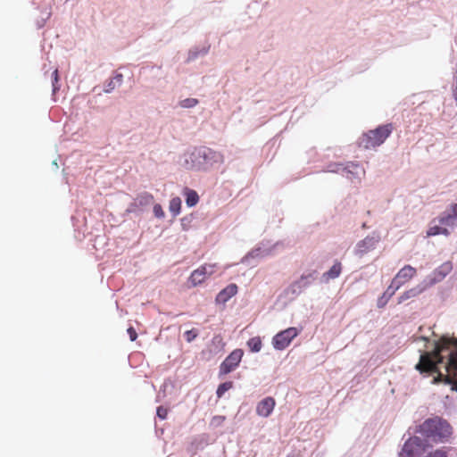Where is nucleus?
<instances>
[{"instance_id": "nucleus-1", "label": "nucleus", "mask_w": 457, "mask_h": 457, "mask_svg": "<svg viewBox=\"0 0 457 457\" xmlns=\"http://www.w3.org/2000/svg\"><path fill=\"white\" fill-rule=\"evenodd\" d=\"M415 369L420 373H436L433 382L444 381L457 391V339L443 336L432 352H424Z\"/></svg>"}, {"instance_id": "nucleus-2", "label": "nucleus", "mask_w": 457, "mask_h": 457, "mask_svg": "<svg viewBox=\"0 0 457 457\" xmlns=\"http://www.w3.org/2000/svg\"><path fill=\"white\" fill-rule=\"evenodd\" d=\"M420 432L436 443L445 442L452 435L450 424L439 417L426 420L420 427Z\"/></svg>"}, {"instance_id": "nucleus-3", "label": "nucleus", "mask_w": 457, "mask_h": 457, "mask_svg": "<svg viewBox=\"0 0 457 457\" xmlns=\"http://www.w3.org/2000/svg\"><path fill=\"white\" fill-rule=\"evenodd\" d=\"M393 125L387 123L369 130L360 138V145L365 149H371L382 145L393 131Z\"/></svg>"}, {"instance_id": "nucleus-4", "label": "nucleus", "mask_w": 457, "mask_h": 457, "mask_svg": "<svg viewBox=\"0 0 457 457\" xmlns=\"http://www.w3.org/2000/svg\"><path fill=\"white\" fill-rule=\"evenodd\" d=\"M417 273L415 268L411 265L403 266L395 276L390 286L388 287V290H392V294H395L396 290H398L403 285L410 281Z\"/></svg>"}, {"instance_id": "nucleus-5", "label": "nucleus", "mask_w": 457, "mask_h": 457, "mask_svg": "<svg viewBox=\"0 0 457 457\" xmlns=\"http://www.w3.org/2000/svg\"><path fill=\"white\" fill-rule=\"evenodd\" d=\"M216 267V264L211 263H205L200 266L191 273L188 282L192 287H196L202 284L208 277L212 276L215 272Z\"/></svg>"}, {"instance_id": "nucleus-6", "label": "nucleus", "mask_w": 457, "mask_h": 457, "mask_svg": "<svg viewBox=\"0 0 457 457\" xmlns=\"http://www.w3.org/2000/svg\"><path fill=\"white\" fill-rule=\"evenodd\" d=\"M298 336L296 328L291 327L278 333L272 339V345L277 350L286 349L292 340Z\"/></svg>"}, {"instance_id": "nucleus-7", "label": "nucleus", "mask_w": 457, "mask_h": 457, "mask_svg": "<svg viewBox=\"0 0 457 457\" xmlns=\"http://www.w3.org/2000/svg\"><path fill=\"white\" fill-rule=\"evenodd\" d=\"M243 355L244 352L242 349L233 350L221 362L220 366V375H227L236 370L239 365Z\"/></svg>"}, {"instance_id": "nucleus-8", "label": "nucleus", "mask_w": 457, "mask_h": 457, "mask_svg": "<svg viewBox=\"0 0 457 457\" xmlns=\"http://www.w3.org/2000/svg\"><path fill=\"white\" fill-rule=\"evenodd\" d=\"M276 402L273 397L268 396L258 403L256 413L262 417H269L274 410Z\"/></svg>"}, {"instance_id": "nucleus-9", "label": "nucleus", "mask_w": 457, "mask_h": 457, "mask_svg": "<svg viewBox=\"0 0 457 457\" xmlns=\"http://www.w3.org/2000/svg\"><path fill=\"white\" fill-rule=\"evenodd\" d=\"M422 446V441L418 436L409 438L403 445V452L408 456L411 457L415 455L419 449Z\"/></svg>"}, {"instance_id": "nucleus-10", "label": "nucleus", "mask_w": 457, "mask_h": 457, "mask_svg": "<svg viewBox=\"0 0 457 457\" xmlns=\"http://www.w3.org/2000/svg\"><path fill=\"white\" fill-rule=\"evenodd\" d=\"M312 278V274L306 276L303 275L298 280L290 285L288 291H290L293 295L300 294L304 288L309 287Z\"/></svg>"}, {"instance_id": "nucleus-11", "label": "nucleus", "mask_w": 457, "mask_h": 457, "mask_svg": "<svg viewBox=\"0 0 457 457\" xmlns=\"http://www.w3.org/2000/svg\"><path fill=\"white\" fill-rule=\"evenodd\" d=\"M378 240L373 237H367L357 245V253L363 255L376 248Z\"/></svg>"}, {"instance_id": "nucleus-12", "label": "nucleus", "mask_w": 457, "mask_h": 457, "mask_svg": "<svg viewBox=\"0 0 457 457\" xmlns=\"http://www.w3.org/2000/svg\"><path fill=\"white\" fill-rule=\"evenodd\" d=\"M237 293V286L236 284H229L217 295L215 301L217 303H225Z\"/></svg>"}, {"instance_id": "nucleus-13", "label": "nucleus", "mask_w": 457, "mask_h": 457, "mask_svg": "<svg viewBox=\"0 0 457 457\" xmlns=\"http://www.w3.org/2000/svg\"><path fill=\"white\" fill-rule=\"evenodd\" d=\"M211 153L210 149L207 148H200L195 149L192 154H190L191 162H192V168L200 169V166L202 162L199 161V159L203 158L205 159L208 155V154Z\"/></svg>"}, {"instance_id": "nucleus-14", "label": "nucleus", "mask_w": 457, "mask_h": 457, "mask_svg": "<svg viewBox=\"0 0 457 457\" xmlns=\"http://www.w3.org/2000/svg\"><path fill=\"white\" fill-rule=\"evenodd\" d=\"M453 270V264L451 262H445L440 265L434 272L435 279L441 280Z\"/></svg>"}, {"instance_id": "nucleus-15", "label": "nucleus", "mask_w": 457, "mask_h": 457, "mask_svg": "<svg viewBox=\"0 0 457 457\" xmlns=\"http://www.w3.org/2000/svg\"><path fill=\"white\" fill-rule=\"evenodd\" d=\"M342 170H343V171H345L347 174V177L351 179H352V177H350L349 174L354 175L358 179H361L360 176L364 175V173H365L364 170L359 164H356V163H350L346 167L343 168Z\"/></svg>"}, {"instance_id": "nucleus-16", "label": "nucleus", "mask_w": 457, "mask_h": 457, "mask_svg": "<svg viewBox=\"0 0 457 457\" xmlns=\"http://www.w3.org/2000/svg\"><path fill=\"white\" fill-rule=\"evenodd\" d=\"M342 270V264L340 262H336L333 266L323 274L326 280L334 279L339 277Z\"/></svg>"}, {"instance_id": "nucleus-17", "label": "nucleus", "mask_w": 457, "mask_h": 457, "mask_svg": "<svg viewBox=\"0 0 457 457\" xmlns=\"http://www.w3.org/2000/svg\"><path fill=\"white\" fill-rule=\"evenodd\" d=\"M154 201V196L150 193L144 192L137 196L135 203L137 205H148Z\"/></svg>"}, {"instance_id": "nucleus-18", "label": "nucleus", "mask_w": 457, "mask_h": 457, "mask_svg": "<svg viewBox=\"0 0 457 457\" xmlns=\"http://www.w3.org/2000/svg\"><path fill=\"white\" fill-rule=\"evenodd\" d=\"M185 194L187 196L186 203H187V206L193 207L198 203L199 196L195 190L187 189Z\"/></svg>"}, {"instance_id": "nucleus-19", "label": "nucleus", "mask_w": 457, "mask_h": 457, "mask_svg": "<svg viewBox=\"0 0 457 457\" xmlns=\"http://www.w3.org/2000/svg\"><path fill=\"white\" fill-rule=\"evenodd\" d=\"M422 289L420 288H418V287H413V288H411L407 291H405L398 299V303H402L403 302H404L405 300L409 299V298H411V297H415L417 296L418 295H420L421 293Z\"/></svg>"}, {"instance_id": "nucleus-20", "label": "nucleus", "mask_w": 457, "mask_h": 457, "mask_svg": "<svg viewBox=\"0 0 457 457\" xmlns=\"http://www.w3.org/2000/svg\"><path fill=\"white\" fill-rule=\"evenodd\" d=\"M247 345L250 348V350L253 353H258L262 349V339L260 337H254L250 338L247 341Z\"/></svg>"}, {"instance_id": "nucleus-21", "label": "nucleus", "mask_w": 457, "mask_h": 457, "mask_svg": "<svg viewBox=\"0 0 457 457\" xmlns=\"http://www.w3.org/2000/svg\"><path fill=\"white\" fill-rule=\"evenodd\" d=\"M439 222L445 226H455L457 225V218L451 212L439 219Z\"/></svg>"}, {"instance_id": "nucleus-22", "label": "nucleus", "mask_w": 457, "mask_h": 457, "mask_svg": "<svg viewBox=\"0 0 457 457\" xmlns=\"http://www.w3.org/2000/svg\"><path fill=\"white\" fill-rule=\"evenodd\" d=\"M181 200L179 197H173L170 202V211L174 215H178L180 212Z\"/></svg>"}, {"instance_id": "nucleus-23", "label": "nucleus", "mask_w": 457, "mask_h": 457, "mask_svg": "<svg viewBox=\"0 0 457 457\" xmlns=\"http://www.w3.org/2000/svg\"><path fill=\"white\" fill-rule=\"evenodd\" d=\"M233 386V383L231 381H228V382H224L222 384H220L219 386H218V389H217V396L219 398L222 397V395L225 394V392H227L228 390L231 389Z\"/></svg>"}, {"instance_id": "nucleus-24", "label": "nucleus", "mask_w": 457, "mask_h": 457, "mask_svg": "<svg viewBox=\"0 0 457 457\" xmlns=\"http://www.w3.org/2000/svg\"><path fill=\"white\" fill-rule=\"evenodd\" d=\"M225 420H226L225 416L216 415V416L212 417V419L211 420L210 426L214 428H219L224 423Z\"/></svg>"}, {"instance_id": "nucleus-25", "label": "nucleus", "mask_w": 457, "mask_h": 457, "mask_svg": "<svg viewBox=\"0 0 457 457\" xmlns=\"http://www.w3.org/2000/svg\"><path fill=\"white\" fill-rule=\"evenodd\" d=\"M198 104V100L195 98H187L180 102V106L183 108H192Z\"/></svg>"}, {"instance_id": "nucleus-26", "label": "nucleus", "mask_w": 457, "mask_h": 457, "mask_svg": "<svg viewBox=\"0 0 457 457\" xmlns=\"http://www.w3.org/2000/svg\"><path fill=\"white\" fill-rule=\"evenodd\" d=\"M425 457H448V455L445 448H440L428 453Z\"/></svg>"}, {"instance_id": "nucleus-27", "label": "nucleus", "mask_w": 457, "mask_h": 457, "mask_svg": "<svg viewBox=\"0 0 457 457\" xmlns=\"http://www.w3.org/2000/svg\"><path fill=\"white\" fill-rule=\"evenodd\" d=\"M197 336H198V332L195 328L190 329V330H187L184 333V337H185L187 342H188V343H190L193 340H195L197 337Z\"/></svg>"}, {"instance_id": "nucleus-28", "label": "nucleus", "mask_w": 457, "mask_h": 457, "mask_svg": "<svg viewBox=\"0 0 457 457\" xmlns=\"http://www.w3.org/2000/svg\"><path fill=\"white\" fill-rule=\"evenodd\" d=\"M153 211H154V213L155 217H157V218H163L164 217V212H163L162 207L161 206V204H154V208H153Z\"/></svg>"}, {"instance_id": "nucleus-29", "label": "nucleus", "mask_w": 457, "mask_h": 457, "mask_svg": "<svg viewBox=\"0 0 457 457\" xmlns=\"http://www.w3.org/2000/svg\"><path fill=\"white\" fill-rule=\"evenodd\" d=\"M440 233H441V227H439L437 225L430 227L428 228V230L427 231L428 237L436 236V235H439Z\"/></svg>"}, {"instance_id": "nucleus-30", "label": "nucleus", "mask_w": 457, "mask_h": 457, "mask_svg": "<svg viewBox=\"0 0 457 457\" xmlns=\"http://www.w3.org/2000/svg\"><path fill=\"white\" fill-rule=\"evenodd\" d=\"M52 79H53V91L55 92L56 90L59 89V87L56 86L57 82H58V79H59V76H58V70L55 69L53 73H52Z\"/></svg>"}, {"instance_id": "nucleus-31", "label": "nucleus", "mask_w": 457, "mask_h": 457, "mask_svg": "<svg viewBox=\"0 0 457 457\" xmlns=\"http://www.w3.org/2000/svg\"><path fill=\"white\" fill-rule=\"evenodd\" d=\"M167 415H168V410L162 406H159L157 408V416L162 419V420H165L167 418Z\"/></svg>"}, {"instance_id": "nucleus-32", "label": "nucleus", "mask_w": 457, "mask_h": 457, "mask_svg": "<svg viewBox=\"0 0 457 457\" xmlns=\"http://www.w3.org/2000/svg\"><path fill=\"white\" fill-rule=\"evenodd\" d=\"M131 341H135L137 337V333L133 327H129L127 330Z\"/></svg>"}, {"instance_id": "nucleus-33", "label": "nucleus", "mask_w": 457, "mask_h": 457, "mask_svg": "<svg viewBox=\"0 0 457 457\" xmlns=\"http://www.w3.org/2000/svg\"><path fill=\"white\" fill-rule=\"evenodd\" d=\"M451 212L457 218V203L451 205Z\"/></svg>"}, {"instance_id": "nucleus-34", "label": "nucleus", "mask_w": 457, "mask_h": 457, "mask_svg": "<svg viewBox=\"0 0 457 457\" xmlns=\"http://www.w3.org/2000/svg\"><path fill=\"white\" fill-rule=\"evenodd\" d=\"M440 234H443V235H445V236H448L449 235V231L447 228H441V233Z\"/></svg>"}, {"instance_id": "nucleus-35", "label": "nucleus", "mask_w": 457, "mask_h": 457, "mask_svg": "<svg viewBox=\"0 0 457 457\" xmlns=\"http://www.w3.org/2000/svg\"><path fill=\"white\" fill-rule=\"evenodd\" d=\"M121 79H122V76L121 75H118L115 79L117 80V82L120 83L121 82Z\"/></svg>"}, {"instance_id": "nucleus-36", "label": "nucleus", "mask_w": 457, "mask_h": 457, "mask_svg": "<svg viewBox=\"0 0 457 457\" xmlns=\"http://www.w3.org/2000/svg\"><path fill=\"white\" fill-rule=\"evenodd\" d=\"M392 290H393V289H390V290H388V289H387V290H386V293H388V294H389V296H392V295H394V294H392Z\"/></svg>"}]
</instances>
